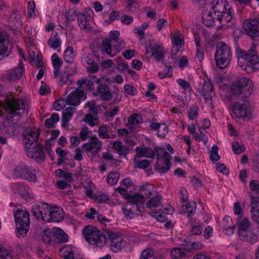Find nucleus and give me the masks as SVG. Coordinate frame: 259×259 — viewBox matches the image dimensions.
Returning <instances> with one entry per match:
<instances>
[{
  "label": "nucleus",
  "instance_id": "nucleus-1",
  "mask_svg": "<svg viewBox=\"0 0 259 259\" xmlns=\"http://www.w3.org/2000/svg\"><path fill=\"white\" fill-rule=\"evenodd\" d=\"M209 11L202 16L203 23L207 27H215L225 31L233 26L234 11L226 0H208Z\"/></svg>",
  "mask_w": 259,
  "mask_h": 259
},
{
  "label": "nucleus",
  "instance_id": "nucleus-2",
  "mask_svg": "<svg viewBox=\"0 0 259 259\" xmlns=\"http://www.w3.org/2000/svg\"><path fill=\"white\" fill-rule=\"evenodd\" d=\"M256 45L253 44L248 52L237 51L238 63L241 68L250 72L259 69V55H257Z\"/></svg>",
  "mask_w": 259,
  "mask_h": 259
},
{
  "label": "nucleus",
  "instance_id": "nucleus-3",
  "mask_svg": "<svg viewBox=\"0 0 259 259\" xmlns=\"http://www.w3.org/2000/svg\"><path fill=\"white\" fill-rule=\"evenodd\" d=\"M85 99L86 93L84 91L78 88L67 96L66 99L67 104L73 107L70 106L66 108L63 112L62 126L63 127L68 125V122L72 118L73 114L75 112L76 108L74 106L79 105L81 101L85 100Z\"/></svg>",
  "mask_w": 259,
  "mask_h": 259
},
{
  "label": "nucleus",
  "instance_id": "nucleus-4",
  "mask_svg": "<svg viewBox=\"0 0 259 259\" xmlns=\"http://www.w3.org/2000/svg\"><path fill=\"white\" fill-rule=\"evenodd\" d=\"M145 199L143 194L137 193L128 197V201L122 208V212L127 219H131L144 211Z\"/></svg>",
  "mask_w": 259,
  "mask_h": 259
},
{
  "label": "nucleus",
  "instance_id": "nucleus-5",
  "mask_svg": "<svg viewBox=\"0 0 259 259\" xmlns=\"http://www.w3.org/2000/svg\"><path fill=\"white\" fill-rule=\"evenodd\" d=\"M239 98L232 103L230 106V114L233 118L250 119L252 115V107L250 101Z\"/></svg>",
  "mask_w": 259,
  "mask_h": 259
},
{
  "label": "nucleus",
  "instance_id": "nucleus-6",
  "mask_svg": "<svg viewBox=\"0 0 259 259\" xmlns=\"http://www.w3.org/2000/svg\"><path fill=\"white\" fill-rule=\"evenodd\" d=\"M16 225V234L18 238H23L29 229V213L24 208H17L14 213Z\"/></svg>",
  "mask_w": 259,
  "mask_h": 259
},
{
  "label": "nucleus",
  "instance_id": "nucleus-7",
  "mask_svg": "<svg viewBox=\"0 0 259 259\" xmlns=\"http://www.w3.org/2000/svg\"><path fill=\"white\" fill-rule=\"evenodd\" d=\"M231 57V47L223 41L218 43L214 55L217 66L221 69L225 68L229 64Z\"/></svg>",
  "mask_w": 259,
  "mask_h": 259
},
{
  "label": "nucleus",
  "instance_id": "nucleus-8",
  "mask_svg": "<svg viewBox=\"0 0 259 259\" xmlns=\"http://www.w3.org/2000/svg\"><path fill=\"white\" fill-rule=\"evenodd\" d=\"M253 91L252 81L248 78L242 77L235 84L232 88L233 93L240 98H247Z\"/></svg>",
  "mask_w": 259,
  "mask_h": 259
},
{
  "label": "nucleus",
  "instance_id": "nucleus-9",
  "mask_svg": "<svg viewBox=\"0 0 259 259\" xmlns=\"http://www.w3.org/2000/svg\"><path fill=\"white\" fill-rule=\"evenodd\" d=\"M1 106H3L6 111H9L10 117H13L16 115L15 110H22L23 112L27 113V105L20 99L11 98L6 100L5 104L1 103Z\"/></svg>",
  "mask_w": 259,
  "mask_h": 259
},
{
  "label": "nucleus",
  "instance_id": "nucleus-10",
  "mask_svg": "<svg viewBox=\"0 0 259 259\" xmlns=\"http://www.w3.org/2000/svg\"><path fill=\"white\" fill-rule=\"evenodd\" d=\"M107 240H109L110 249L114 252L120 251L125 246L126 241L122 235L110 232L107 233Z\"/></svg>",
  "mask_w": 259,
  "mask_h": 259
},
{
  "label": "nucleus",
  "instance_id": "nucleus-11",
  "mask_svg": "<svg viewBox=\"0 0 259 259\" xmlns=\"http://www.w3.org/2000/svg\"><path fill=\"white\" fill-rule=\"evenodd\" d=\"M40 134L39 129L27 128L23 133V143L25 148L33 146L38 143V137Z\"/></svg>",
  "mask_w": 259,
  "mask_h": 259
},
{
  "label": "nucleus",
  "instance_id": "nucleus-12",
  "mask_svg": "<svg viewBox=\"0 0 259 259\" xmlns=\"http://www.w3.org/2000/svg\"><path fill=\"white\" fill-rule=\"evenodd\" d=\"M32 210L33 215L37 220H41L45 222L48 220L49 205L47 203L42 202L35 204L32 206Z\"/></svg>",
  "mask_w": 259,
  "mask_h": 259
},
{
  "label": "nucleus",
  "instance_id": "nucleus-13",
  "mask_svg": "<svg viewBox=\"0 0 259 259\" xmlns=\"http://www.w3.org/2000/svg\"><path fill=\"white\" fill-rule=\"evenodd\" d=\"M25 150L27 156L31 158L38 161H44L46 158L44 147L38 143L26 148Z\"/></svg>",
  "mask_w": 259,
  "mask_h": 259
},
{
  "label": "nucleus",
  "instance_id": "nucleus-14",
  "mask_svg": "<svg viewBox=\"0 0 259 259\" xmlns=\"http://www.w3.org/2000/svg\"><path fill=\"white\" fill-rule=\"evenodd\" d=\"M12 189L14 193H18L27 201L30 200L33 197L32 191L27 185L15 183L13 184Z\"/></svg>",
  "mask_w": 259,
  "mask_h": 259
},
{
  "label": "nucleus",
  "instance_id": "nucleus-15",
  "mask_svg": "<svg viewBox=\"0 0 259 259\" xmlns=\"http://www.w3.org/2000/svg\"><path fill=\"white\" fill-rule=\"evenodd\" d=\"M102 145V142L95 136L89 142L84 143L82 147L87 153L95 155L101 149Z\"/></svg>",
  "mask_w": 259,
  "mask_h": 259
},
{
  "label": "nucleus",
  "instance_id": "nucleus-16",
  "mask_svg": "<svg viewBox=\"0 0 259 259\" xmlns=\"http://www.w3.org/2000/svg\"><path fill=\"white\" fill-rule=\"evenodd\" d=\"M24 70L22 63L20 62L17 67L3 74V79L8 81L17 80L21 78Z\"/></svg>",
  "mask_w": 259,
  "mask_h": 259
},
{
  "label": "nucleus",
  "instance_id": "nucleus-17",
  "mask_svg": "<svg viewBox=\"0 0 259 259\" xmlns=\"http://www.w3.org/2000/svg\"><path fill=\"white\" fill-rule=\"evenodd\" d=\"M243 28L246 33L250 36H259V26L256 20L248 19L244 21Z\"/></svg>",
  "mask_w": 259,
  "mask_h": 259
},
{
  "label": "nucleus",
  "instance_id": "nucleus-18",
  "mask_svg": "<svg viewBox=\"0 0 259 259\" xmlns=\"http://www.w3.org/2000/svg\"><path fill=\"white\" fill-rule=\"evenodd\" d=\"M95 56L93 54L84 53L81 57V62L85 65H90V67L88 68L89 72L94 73L97 72L99 70V66L97 64H95Z\"/></svg>",
  "mask_w": 259,
  "mask_h": 259
},
{
  "label": "nucleus",
  "instance_id": "nucleus-19",
  "mask_svg": "<svg viewBox=\"0 0 259 259\" xmlns=\"http://www.w3.org/2000/svg\"><path fill=\"white\" fill-rule=\"evenodd\" d=\"M202 94L205 103L210 105H212L215 93L213 91L212 85L209 80H204L202 87Z\"/></svg>",
  "mask_w": 259,
  "mask_h": 259
},
{
  "label": "nucleus",
  "instance_id": "nucleus-20",
  "mask_svg": "<svg viewBox=\"0 0 259 259\" xmlns=\"http://www.w3.org/2000/svg\"><path fill=\"white\" fill-rule=\"evenodd\" d=\"M99 230L93 226H87L82 230V234L85 240L91 245L95 243L94 237H98Z\"/></svg>",
  "mask_w": 259,
  "mask_h": 259
},
{
  "label": "nucleus",
  "instance_id": "nucleus-21",
  "mask_svg": "<svg viewBox=\"0 0 259 259\" xmlns=\"http://www.w3.org/2000/svg\"><path fill=\"white\" fill-rule=\"evenodd\" d=\"M49 219L46 222H59L64 218V211L60 207L49 206Z\"/></svg>",
  "mask_w": 259,
  "mask_h": 259
},
{
  "label": "nucleus",
  "instance_id": "nucleus-22",
  "mask_svg": "<svg viewBox=\"0 0 259 259\" xmlns=\"http://www.w3.org/2000/svg\"><path fill=\"white\" fill-rule=\"evenodd\" d=\"M97 92L95 95L99 96L103 100L110 101L113 97V94L109 90V87L105 83H99Z\"/></svg>",
  "mask_w": 259,
  "mask_h": 259
},
{
  "label": "nucleus",
  "instance_id": "nucleus-23",
  "mask_svg": "<svg viewBox=\"0 0 259 259\" xmlns=\"http://www.w3.org/2000/svg\"><path fill=\"white\" fill-rule=\"evenodd\" d=\"M136 157H148L154 158L156 153L158 152V150L156 148H152L149 147L140 148L137 147L136 148Z\"/></svg>",
  "mask_w": 259,
  "mask_h": 259
},
{
  "label": "nucleus",
  "instance_id": "nucleus-24",
  "mask_svg": "<svg viewBox=\"0 0 259 259\" xmlns=\"http://www.w3.org/2000/svg\"><path fill=\"white\" fill-rule=\"evenodd\" d=\"M90 16H87L82 13L79 12L77 14L78 24L80 28L84 31L91 30V27L90 24Z\"/></svg>",
  "mask_w": 259,
  "mask_h": 259
},
{
  "label": "nucleus",
  "instance_id": "nucleus-25",
  "mask_svg": "<svg viewBox=\"0 0 259 259\" xmlns=\"http://www.w3.org/2000/svg\"><path fill=\"white\" fill-rule=\"evenodd\" d=\"M112 46V40L109 39H105L103 40L99 49L103 54H106L110 57H113L116 55V53L113 52V49L111 48Z\"/></svg>",
  "mask_w": 259,
  "mask_h": 259
},
{
  "label": "nucleus",
  "instance_id": "nucleus-26",
  "mask_svg": "<svg viewBox=\"0 0 259 259\" xmlns=\"http://www.w3.org/2000/svg\"><path fill=\"white\" fill-rule=\"evenodd\" d=\"M76 248L71 245H65L59 250V254L65 259H74Z\"/></svg>",
  "mask_w": 259,
  "mask_h": 259
},
{
  "label": "nucleus",
  "instance_id": "nucleus-27",
  "mask_svg": "<svg viewBox=\"0 0 259 259\" xmlns=\"http://www.w3.org/2000/svg\"><path fill=\"white\" fill-rule=\"evenodd\" d=\"M48 45L53 50H56L61 47L62 40L58 32H52L50 38L47 41Z\"/></svg>",
  "mask_w": 259,
  "mask_h": 259
},
{
  "label": "nucleus",
  "instance_id": "nucleus-28",
  "mask_svg": "<svg viewBox=\"0 0 259 259\" xmlns=\"http://www.w3.org/2000/svg\"><path fill=\"white\" fill-rule=\"evenodd\" d=\"M151 51L152 52L151 56L154 57L157 61L159 62L163 60L164 51V48L162 46L155 45L151 47Z\"/></svg>",
  "mask_w": 259,
  "mask_h": 259
},
{
  "label": "nucleus",
  "instance_id": "nucleus-29",
  "mask_svg": "<svg viewBox=\"0 0 259 259\" xmlns=\"http://www.w3.org/2000/svg\"><path fill=\"white\" fill-rule=\"evenodd\" d=\"M112 148L116 151L120 157L125 156L129 152L127 146L123 145L120 141H116L113 142Z\"/></svg>",
  "mask_w": 259,
  "mask_h": 259
},
{
  "label": "nucleus",
  "instance_id": "nucleus-30",
  "mask_svg": "<svg viewBox=\"0 0 259 259\" xmlns=\"http://www.w3.org/2000/svg\"><path fill=\"white\" fill-rule=\"evenodd\" d=\"M53 235L56 237L58 243H65L68 241L67 235L60 228H54L52 230Z\"/></svg>",
  "mask_w": 259,
  "mask_h": 259
},
{
  "label": "nucleus",
  "instance_id": "nucleus-31",
  "mask_svg": "<svg viewBox=\"0 0 259 259\" xmlns=\"http://www.w3.org/2000/svg\"><path fill=\"white\" fill-rule=\"evenodd\" d=\"M161 199V195L158 192H156L154 194L153 196L147 202L146 206L149 209H154L160 205Z\"/></svg>",
  "mask_w": 259,
  "mask_h": 259
},
{
  "label": "nucleus",
  "instance_id": "nucleus-32",
  "mask_svg": "<svg viewBox=\"0 0 259 259\" xmlns=\"http://www.w3.org/2000/svg\"><path fill=\"white\" fill-rule=\"evenodd\" d=\"M188 252L184 248H174L170 252L171 259H182L188 254Z\"/></svg>",
  "mask_w": 259,
  "mask_h": 259
},
{
  "label": "nucleus",
  "instance_id": "nucleus-33",
  "mask_svg": "<svg viewBox=\"0 0 259 259\" xmlns=\"http://www.w3.org/2000/svg\"><path fill=\"white\" fill-rule=\"evenodd\" d=\"M240 238L246 242L253 244L257 241L258 236L256 234L252 232L251 230L245 232V235L242 236L241 234H239Z\"/></svg>",
  "mask_w": 259,
  "mask_h": 259
},
{
  "label": "nucleus",
  "instance_id": "nucleus-34",
  "mask_svg": "<svg viewBox=\"0 0 259 259\" xmlns=\"http://www.w3.org/2000/svg\"><path fill=\"white\" fill-rule=\"evenodd\" d=\"M95 243H93V246L95 247L102 248L107 242V237L100 230L98 233V237H94Z\"/></svg>",
  "mask_w": 259,
  "mask_h": 259
},
{
  "label": "nucleus",
  "instance_id": "nucleus-35",
  "mask_svg": "<svg viewBox=\"0 0 259 259\" xmlns=\"http://www.w3.org/2000/svg\"><path fill=\"white\" fill-rule=\"evenodd\" d=\"M143 122L142 116L137 113L132 114L128 119V125L129 128L133 130L135 126L142 123Z\"/></svg>",
  "mask_w": 259,
  "mask_h": 259
},
{
  "label": "nucleus",
  "instance_id": "nucleus-36",
  "mask_svg": "<svg viewBox=\"0 0 259 259\" xmlns=\"http://www.w3.org/2000/svg\"><path fill=\"white\" fill-rule=\"evenodd\" d=\"M29 166L24 164H21L16 166L14 170V175L17 178H23L27 176L26 172L28 171Z\"/></svg>",
  "mask_w": 259,
  "mask_h": 259
},
{
  "label": "nucleus",
  "instance_id": "nucleus-37",
  "mask_svg": "<svg viewBox=\"0 0 259 259\" xmlns=\"http://www.w3.org/2000/svg\"><path fill=\"white\" fill-rule=\"evenodd\" d=\"M250 223L246 218L243 219L238 223V234H241L242 236L245 235V232L249 231Z\"/></svg>",
  "mask_w": 259,
  "mask_h": 259
},
{
  "label": "nucleus",
  "instance_id": "nucleus-38",
  "mask_svg": "<svg viewBox=\"0 0 259 259\" xmlns=\"http://www.w3.org/2000/svg\"><path fill=\"white\" fill-rule=\"evenodd\" d=\"M77 84L78 85V88L81 89L83 90H84L83 89L86 90L91 89L94 87L92 81L85 78L79 79L77 82Z\"/></svg>",
  "mask_w": 259,
  "mask_h": 259
},
{
  "label": "nucleus",
  "instance_id": "nucleus-39",
  "mask_svg": "<svg viewBox=\"0 0 259 259\" xmlns=\"http://www.w3.org/2000/svg\"><path fill=\"white\" fill-rule=\"evenodd\" d=\"M21 15L18 11L14 12L10 17V21L16 27L22 25Z\"/></svg>",
  "mask_w": 259,
  "mask_h": 259
},
{
  "label": "nucleus",
  "instance_id": "nucleus-40",
  "mask_svg": "<svg viewBox=\"0 0 259 259\" xmlns=\"http://www.w3.org/2000/svg\"><path fill=\"white\" fill-rule=\"evenodd\" d=\"M59 115L57 113H53L51 116L46 120L45 124L48 128H52L59 120Z\"/></svg>",
  "mask_w": 259,
  "mask_h": 259
},
{
  "label": "nucleus",
  "instance_id": "nucleus-41",
  "mask_svg": "<svg viewBox=\"0 0 259 259\" xmlns=\"http://www.w3.org/2000/svg\"><path fill=\"white\" fill-rule=\"evenodd\" d=\"M198 107L194 105L190 107L188 110L187 117L191 120H194L198 115Z\"/></svg>",
  "mask_w": 259,
  "mask_h": 259
},
{
  "label": "nucleus",
  "instance_id": "nucleus-42",
  "mask_svg": "<svg viewBox=\"0 0 259 259\" xmlns=\"http://www.w3.org/2000/svg\"><path fill=\"white\" fill-rule=\"evenodd\" d=\"M250 212H259V197H254L252 194H250Z\"/></svg>",
  "mask_w": 259,
  "mask_h": 259
},
{
  "label": "nucleus",
  "instance_id": "nucleus-43",
  "mask_svg": "<svg viewBox=\"0 0 259 259\" xmlns=\"http://www.w3.org/2000/svg\"><path fill=\"white\" fill-rule=\"evenodd\" d=\"M0 259H13L11 250L0 246Z\"/></svg>",
  "mask_w": 259,
  "mask_h": 259
},
{
  "label": "nucleus",
  "instance_id": "nucleus-44",
  "mask_svg": "<svg viewBox=\"0 0 259 259\" xmlns=\"http://www.w3.org/2000/svg\"><path fill=\"white\" fill-rule=\"evenodd\" d=\"M84 121L91 126H94L99 124L98 118L94 117L91 114H87L84 117Z\"/></svg>",
  "mask_w": 259,
  "mask_h": 259
},
{
  "label": "nucleus",
  "instance_id": "nucleus-45",
  "mask_svg": "<svg viewBox=\"0 0 259 259\" xmlns=\"http://www.w3.org/2000/svg\"><path fill=\"white\" fill-rule=\"evenodd\" d=\"M166 212H156L155 214V217L157 219V220L161 222L165 221L167 219V214H171L173 210L169 207L168 208L166 209Z\"/></svg>",
  "mask_w": 259,
  "mask_h": 259
},
{
  "label": "nucleus",
  "instance_id": "nucleus-46",
  "mask_svg": "<svg viewBox=\"0 0 259 259\" xmlns=\"http://www.w3.org/2000/svg\"><path fill=\"white\" fill-rule=\"evenodd\" d=\"M119 178V174L117 172H111L107 178L108 184L113 185L117 182Z\"/></svg>",
  "mask_w": 259,
  "mask_h": 259
},
{
  "label": "nucleus",
  "instance_id": "nucleus-47",
  "mask_svg": "<svg viewBox=\"0 0 259 259\" xmlns=\"http://www.w3.org/2000/svg\"><path fill=\"white\" fill-rule=\"evenodd\" d=\"M79 136L80 139L83 141L87 140L89 138H92V137H93L92 132L89 130L87 126L83 127L79 133Z\"/></svg>",
  "mask_w": 259,
  "mask_h": 259
},
{
  "label": "nucleus",
  "instance_id": "nucleus-48",
  "mask_svg": "<svg viewBox=\"0 0 259 259\" xmlns=\"http://www.w3.org/2000/svg\"><path fill=\"white\" fill-rule=\"evenodd\" d=\"M125 45V43L123 40L118 39L114 42V44H112L113 52L117 54L124 48Z\"/></svg>",
  "mask_w": 259,
  "mask_h": 259
},
{
  "label": "nucleus",
  "instance_id": "nucleus-49",
  "mask_svg": "<svg viewBox=\"0 0 259 259\" xmlns=\"http://www.w3.org/2000/svg\"><path fill=\"white\" fill-rule=\"evenodd\" d=\"M141 190L143 192L147 197L152 196L154 192V186L150 184H148L141 187Z\"/></svg>",
  "mask_w": 259,
  "mask_h": 259
},
{
  "label": "nucleus",
  "instance_id": "nucleus-50",
  "mask_svg": "<svg viewBox=\"0 0 259 259\" xmlns=\"http://www.w3.org/2000/svg\"><path fill=\"white\" fill-rule=\"evenodd\" d=\"M28 170V171L26 172L27 176L24 177V179L34 182L36 180V170L32 167H29Z\"/></svg>",
  "mask_w": 259,
  "mask_h": 259
},
{
  "label": "nucleus",
  "instance_id": "nucleus-51",
  "mask_svg": "<svg viewBox=\"0 0 259 259\" xmlns=\"http://www.w3.org/2000/svg\"><path fill=\"white\" fill-rule=\"evenodd\" d=\"M171 41H172L173 44L175 46V47H173L172 51H175L176 48L182 46L184 44V40L181 38V37L178 34H175L171 37Z\"/></svg>",
  "mask_w": 259,
  "mask_h": 259
},
{
  "label": "nucleus",
  "instance_id": "nucleus-52",
  "mask_svg": "<svg viewBox=\"0 0 259 259\" xmlns=\"http://www.w3.org/2000/svg\"><path fill=\"white\" fill-rule=\"evenodd\" d=\"M63 58L66 62H69L73 58V50L72 47H68L64 52Z\"/></svg>",
  "mask_w": 259,
  "mask_h": 259
},
{
  "label": "nucleus",
  "instance_id": "nucleus-53",
  "mask_svg": "<svg viewBox=\"0 0 259 259\" xmlns=\"http://www.w3.org/2000/svg\"><path fill=\"white\" fill-rule=\"evenodd\" d=\"M209 159L213 162H216L220 159L218 154V147L216 145L213 146L211 148Z\"/></svg>",
  "mask_w": 259,
  "mask_h": 259
},
{
  "label": "nucleus",
  "instance_id": "nucleus-54",
  "mask_svg": "<svg viewBox=\"0 0 259 259\" xmlns=\"http://www.w3.org/2000/svg\"><path fill=\"white\" fill-rule=\"evenodd\" d=\"M249 187L251 190L250 194H259V183L256 180H252L249 183Z\"/></svg>",
  "mask_w": 259,
  "mask_h": 259
},
{
  "label": "nucleus",
  "instance_id": "nucleus-55",
  "mask_svg": "<svg viewBox=\"0 0 259 259\" xmlns=\"http://www.w3.org/2000/svg\"><path fill=\"white\" fill-rule=\"evenodd\" d=\"M52 231L49 229H45L42 232V238L44 242L46 243L50 244L51 242Z\"/></svg>",
  "mask_w": 259,
  "mask_h": 259
},
{
  "label": "nucleus",
  "instance_id": "nucleus-56",
  "mask_svg": "<svg viewBox=\"0 0 259 259\" xmlns=\"http://www.w3.org/2000/svg\"><path fill=\"white\" fill-rule=\"evenodd\" d=\"M140 259H155L153 251L151 249L143 250Z\"/></svg>",
  "mask_w": 259,
  "mask_h": 259
},
{
  "label": "nucleus",
  "instance_id": "nucleus-57",
  "mask_svg": "<svg viewBox=\"0 0 259 259\" xmlns=\"http://www.w3.org/2000/svg\"><path fill=\"white\" fill-rule=\"evenodd\" d=\"M232 149L234 153L240 154L244 151L245 147L237 142H234L232 145Z\"/></svg>",
  "mask_w": 259,
  "mask_h": 259
},
{
  "label": "nucleus",
  "instance_id": "nucleus-58",
  "mask_svg": "<svg viewBox=\"0 0 259 259\" xmlns=\"http://www.w3.org/2000/svg\"><path fill=\"white\" fill-rule=\"evenodd\" d=\"M183 207L184 213H187L188 217L195 211L194 204H192L191 203H187L185 206L183 205Z\"/></svg>",
  "mask_w": 259,
  "mask_h": 259
},
{
  "label": "nucleus",
  "instance_id": "nucleus-59",
  "mask_svg": "<svg viewBox=\"0 0 259 259\" xmlns=\"http://www.w3.org/2000/svg\"><path fill=\"white\" fill-rule=\"evenodd\" d=\"M53 66L54 69L60 68L62 65V61L57 54H53L51 57Z\"/></svg>",
  "mask_w": 259,
  "mask_h": 259
},
{
  "label": "nucleus",
  "instance_id": "nucleus-60",
  "mask_svg": "<svg viewBox=\"0 0 259 259\" xmlns=\"http://www.w3.org/2000/svg\"><path fill=\"white\" fill-rule=\"evenodd\" d=\"M168 128L165 124H160L157 130V136L160 138H164L167 134Z\"/></svg>",
  "mask_w": 259,
  "mask_h": 259
},
{
  "label": "nucleus",
  "instance_id": "nucleus-61",
  "mask_svg": "<svg viewBox=\"0 0 259 259\" xmlns=\"http://www.w3.org/2000/svg\"><path fill=\"white\" fill-rule=\"evenodd\" d=\"M66 104V99H61L54 102L53 107L56 110L60 111L65 107Z\"/></svg>",
  "mask_w": 259,
  "mask_h": 259
},
{
  "label": "nucleus",
  "instance_id": "nucleus-62",
  "mask_svg": "<svg viewBox=\"0 0 259 259\" xmlns=\"http://www.w3.org/2000/svg\"><path fill=\"white\" fill-rule=\"evenodd\" d=\"M177 82L181 87L182 89L185 91L189 90L191 89L190 83L186 80H184L182 78H178L177 80Z\"/></svg>",
  "mask_w": 259,
  "mask_h": 259
},
{
  "label": "nucleus",
  "instance_id": "nucleus-63",
  "mask_svg": "<svg viewBox=\"0 0 259 259\" xmlns=\"http://www.w3.org/2000/svg\"><path fill=\"white\" fill-rule=\"evenodd\" d=\"M29 56L31 60L35 64L36 66L39 68L40 66V61L37 55L33 51H30L29 52Z\"/></svg>",
  "mask_w": 259,
  "mask_h": 259
},
{
  "label": "nucleus",
  "instance_id": "nucleus-64",
  "mask_svg": "<svg viewBox=\"0 0 259 259\" xmlns=\"http://www.w3.org/2000/svg\"><path fill=\"white\" fill-rule=\"evenodd\" d=\"M76 16H77L76 11L71 10L67 11L65 14L66 20L69 22L74 20Z\"/></svg>",
  "mask_w": 259,
  "mask_h": 259
}]
</instances>
